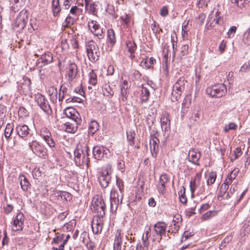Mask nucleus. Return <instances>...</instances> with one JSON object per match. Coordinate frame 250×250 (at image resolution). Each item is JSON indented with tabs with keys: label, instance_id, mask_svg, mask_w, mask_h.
Masks as SVG:
<instances>
[{
	"label": "nucleus",
	"instance_id": "obj_1",
	"mask_svg": "<svg viewBox=\"0 0 250 250\" xmlns=\"http://www.w3.org/2000/svg\"><path fill=\"white\" fill-rule=\"evenodd\" d=\"M188 85V81L184 77L179 78L173 86L171 95L172 102H176L181 97L182 93Z\"/></svg>",
	"mask_w": 250,
	"mask_h": 250
},
{
	"label": "nucleus",
	"instance_id": "obj_2",
	"mask_svg": "<svg viewBox=\"0 0 250 250\" xmlns=\"http://www.w3.org/2000/svg\"><path fill=\"white\" fill-rule=\"evenodd\" d=\"M85 48L89 60L93 63L96 62L99 59L100 55L99 48L96 43L90 40L86 43Z\"/></svg>",
	"mask_w": 250,
	"mask_h": 250
},
{
	"label": "nucleus",
	"instance_id": "obj_3",
	"mask_svg": "<svg viewBox=\"0 0 250 250\" xmlns=\"http://www.w3.org/2000/svg\"><path fill=\"white\" fill-rule=\"evenodd\" d=\"M167 225L163 221L157 222L153 227V241L160 242L163 236H166Z\"/></svg>",
	"mask_w": 250,
	"mask_h": 250
},
{
	"label": "nucleus",
	"instance_id": "obj_4",
	"mask_svg": "<svg viewBox=\"0 0 250 250\" xmlns=\"http://www.w3.org/2000/svg\"><path fill=\"white\" fill-rule=\"evenodd\" d=\"M29 146L33 152L40 157H45L47 156V149L42 143L36 140L29 143Z\"/></svg>",
	"mask_w": 250,
	"mask_h": 250
},
{
	"label": "nucleus",
	"instance_id": "obj_5",
	"mask_svg": "<svg viewBox=\"0 0 250 250\" xmlns=\"http://www.w3.org/2000/svg\"><path fill=\"white\" fill-rule=\"evenodd\" d=\"M206 91L212 97L220 98L225 95L227 92V87L224 84L218 83L208 87Z\"/></svg>",
	"mask_w": 250,
	"mask_h": 250
},
{
	"label": "nucleus",
	"instance_id": "obj_6",
	"mask_svg": "<svg viewBox=\"0 0 250 250\" xmlns=\"http://www.w3.org/2000/svg\"><path fill=\"white\" fill-rule=\"evenodd\" d=\"M92 208L97 213L96 216L104 217V216L106 206L102 198L99 197L94 198L92 201Z\"/></svg>",
	"mask_w": 250,
	"mask_h": 250
},
{
	"label": "nucleus",
	"instance_id": "obj_7",
	"mask_svg": "<svg viewBox=\"0 0 250 250\" xmlns=\"http://www.w3.org/2000/svg\"><path fill=\"white\" fill-rule=\"evenodd\" d=\"M28 20V13L26 10H21L17 17L15 21L13 24V28L15 29L19 28V30H22L25 26Z\"/></svg>",
	"mask_w": 250,
	"mask_h": 250
},
{
	"label": "nucleus",
	"instance_id": "obj_8",
	"mask_svg": "<svg viewBox=\"0 0 250 250\" xmlns=\"http://www.w3.org/2000/svg\"><path fill=\"white\" fill-rule=\"evenodd\" d=\"M93 154L95 159L100 160L109 157L110 156V152L104 146H97L93 148Z\"/></svg>",
	"mask_w": 250,
	"mask_h": 250
},
{
	"label": "nucleus",
	"instance_id": "obj_9",
	"mask_svg": "<svg viewBox=\"0 0 250 250\" xmlns=\"http://www.w3.org/2000/svg\"><path fill=\"white\" fill-rule=\"evenodd\" d=\"M35 100L40 108L47 114H50L52 110L45 97L40 93L35 95Z\"/></svg>",
	"mask_w": 250,
	"mask_h": 250
},
{
	"label": "nucleus",
	"instance_id": "obj_10",
	"mask_svg": "<svg viewBox=\"0 0 250 250\" xmlns=\"http://www.w3.org/2000/svg\"><path fill=\"white\" fill-rule=\"evenodd\" d=\"M221 18V16L219 10L214 8L208 16V22L206 25L207 29L209 30L218 24Z\"/></svg>",
	"mask_w": 250,
	"mask_h": 250
},
{
	"label": "nucleus",
	"instance_id": "obj_11",
	"mask_svg": "<svg viewBox=\"0 0 250 250\" xmlns=\"http://www.w3.org/2000/svg\"><path fill=\"white\" fill-rule=\"evenodd\" d=\"M88 27L91 32L99 39L104 38V31L96 21L94 20L89 21L88 22Z\"/></svg>",
	"mask_w": 250,
	"mask_h": 250
},
{
	"label": "nucleus",
	"instance_id": "obj_12",
	"mask_svg": "<svg viewBox=\"0 0 250 250\" xmlns=\"http://www.w3.org/2000/svg\"><path fill=\"white\" fill-rule=\"evenodd\" d=\"M111 172L108 169H105L101 172L98 179L102 188H106L111 180Z\"/></svg>",
	"mask_w": 250,
	"mask_h": 250
},
{
	"label": "nucleus",
	"instance_id": "obj_13",
	"mask_svg": "<svg viewBox=\"0 0 250 250\" xmlns=\"http://www.w3.org/2000/svg\"><path fill=\"white\" fill-rule=\"evenodd\" d=\"M24 221V217L23 214L21 212L18 213L13 221V226L12 228V230L16 231L22 230L23 229Z\"/></svg>",
	"mask_w": 250,
	"mask_h": 250
},
{
	"label": "nucleus",
	"instance_id": "obj_14",
	"mask_svg": "<svg viewBox=\"0 0 250 250\" xmlns=\"http://www.w3.org/2000/svg\"><path fill=\"white\" fill-rule=\"evenodd\" d=\"M40 136L50 147H55V143L53 140L50 131L46 127L41 129Z\"/></svg>",
	"mask_w": 250,
	"mask_h": 250
},
{
	"label": "nucleus",
	"instance_id": "obj_15",
	"mask_svg": "<svg viewBox=\"0 0 250 250\" xmlns=\"http://www.w3.org/2000/svg\"><path fill=\"white\" fill-rule=\"evenodd\" d=\"M103 217L96 216L94 217L91 228L94 234H98L101 232L103 226Z\"/></svg>",
	"mask_w": 250,
	"mask_h": 250
},
{
	"label": "nucleus",
	"instance_id": "obj_16",
	"mask_svg": "<svg viewBox=\"0 0 250 250\" xmlns=\"http://www.w3.org/2000/svg\"><path fill=\"white\" fill-rule=\"evenodd\" d=\"M78 72V67L75 63H71L67 67L65 77L69 82H71L76 78Z\"/></svg>",
	"mask_w": 250,
	"mask_h": 250
},
{
	"label": "nucleus",
	"instance_id": "obj_17",
	"mask_svg": "<svg viewBox=\"0 0 250 250\" xmlns=\"http://www.w3.org/2000/svg\"><path fill=\"white\" fill-rule=\"evenodd\" d=\"M168 181L169 179L168 178V176L167 174H163L160 176L159 178V180L157 185V189L159 193L161 194H164V193H165L166 190L165 185Z\"/></svg>",
	"mask_w": 250,
	"mask_h": 250
},
{
	"label": "nucleus",
	"instance_id": "obj_18",
	"mask_svg": "<svg viewBox=\"0 0 250 250\" xmlns=\"http://www.w3.org/2000/svg\"><path fill=\"white\" fill-rule=\"evenodd\" d=\"M64 114L67 117L75 122L76 125L80 124L81 119L78 118V113L74 108L72 107L67 108L64 111Z\"/></svg>",
	"mask_w": 250,
	"mask_h": 250
},
{
	"label": "nucleus",
	"instance_id": "obj_19",
	"mask_svg": "<svg viewBox=\"0 0 250 250\" xmlns=\"http://www.w3.org/2000/svg\"><path fill=\"white\" fill-rule=\"evenodd\" d=\"M201 175L199 173H197L196 175L192 177L190 181V189L191 192L193 193L196 189L200 185Z\"/></svg>",
	"mask_w": 250,
	"mask_h": 250
},
{
	"label": "nucleus",
	"instance_id": "obj_20",
	"mask_svg": "<svg viewBox=\"0 0 250 250\" xmlns=\"http://www.w3.org/2000/svg\"><path fill=\"white\" fill-rule=\"evenodd\" d=\"M159 142V139L156 137H154L150 140V148L153 157H156L157 155Z\"/></svg>",
	"mask_w": 250,
	"mask_h": 250
},
{
	"label": "nucleus",
	"instance_id": "obj_21",
	"mask_svg": "<svg viewBox=\"0 0 250 250\" xmlns=\"http://www.w3.org/2000/svg\"><path fill=\"white\" fill-rule=\"evenodd\" d=\"M200 157L201 154L200 152L194 150H189L188 153V160L189 162L195 165H199L198 161Z\"/></svg>",
	"mask_w": 250,
	"mask_h": 250
},
{
	"label": "nucleus",
	"instance_id": "obj_22",
	"mask_svg": "<svg viewBox=\"0 0 250 250\" xmlns=\"http://www.w3.org/2000/svg\"><path fill=\"white\" fill-rule=\"evenodd\" d=\"M53 58L51 53L49 52H45L41 56L38 60V63L42 62L44 65L51 63L53 61Z\"/></svg>",
	"mask_w": 250,
	"mask_h": 250
},
{
	"label": "nucleus",
	"instance_id": "obj_23",
	"mask_svg": "<svg viewBox=\"0 0 250 250\" xmlns=\"http://www.w3.org/2000/svg\"><path fill=\"white\" fill-rule=\"evenodd\" d=\"M17 133L21 138H24L29 134V128L26 125H18L16 128Z\"/></svg>",
	"mask_w": 250,
	"mask_h": 250
},
{
	"label": "nucleus",
	"instance_id": "obj_24",
	"mask_svg": "<svg viewBox=\"0 0 250 250\" xmlns=\"http://www.w3.org/2000/svg\"><path fill=\"white\" fill-rule=\"evenodd\" d=\"M125 44L127 51L130 53L129 57L131 59L134 58L135 57L134 53L137 49L136 43L133 41H127Z\"/></svg>",
	"mask_w": 250,
	"mask_h": 250
},
{
	"label": "nucleus",
	"instance_id": "obj_25",
	"mask_svg": "<svg viewBox=\"0 0 250 250\" xmlns=\"http://www.w3.org/2000/svg\"><path fill=\"white\" fill-rule=\"evenodd\" d=\"M19 180L20 181L21 189L23 191H27V190L30 188L31 185L25 176L23 175H20L19 177Z\"/></svg>",
	"mask_w": 250,
	"mask_h": 250
},
{
	"label": "nucleus",
	"instance_id": "obj_26",
	"mask_svg": "<svg viewBox=\"0 0 250 250\" xmlns=\"http://www.w3.org/2000/svg\"><path fill=\"white\" fill-rule=\"evenodd\" d=\"M51 7L53 16L54 17L59 16L61 11L59 0H52Z\"/></svg>",
	"mask_w": 250,
	"mask_h": 250
},
{
	"label": "nucleus",
	"instance_id": "obj_27",
	"mask_svg": "<svg viewBox=\"0 0 250 250\" xmlns=\"http://www.w3.org/2000/svg\"><path fill=\"white\" fill-rule=\"evenodd\" d=\"M23 83L21 84V88L25 94H28L31 91V80L28 78H24Z\"/></svg>",
	"mask_w": 250,
	"mask_h": 250
},
{
	"label": "nucleus",
	"instance_id": "obj_28",
	"mask_svg": "<svg viewBox=\"0 0 250 250\" xmlns=\"http://www.w3.org/2000/svg\"><path fill=\"white\" fill-rule=\"evenodd\" d=\"M83 150L78 147L74 151L75 162L78 166L81 165L83 162V159H81L82 157L83 156Z\"/></svg>",
	"mask_w": 250,
	"mask_h": 250
},
{
	"label": "nucleus",
	"instance_id": "obj_29",
	"mask_svg": "<svg viewBox=\"0 0 250 250\" xmlns=\"http://www.w3.org/2000/svg\"><path fill=\"white\" fill-rule=\"evenodd\" d=\"M161 127L162 129L167 130L170 126V120L167 113L163 114L161 118Z\"/></svg>",
	"mask_w": 250,
	"mask_h": 250
},
{
	"label": "nucleus",
	"instance_id": "obj_30",
	"mask_svg": "<svg viewBox=\"0 0 250 250\" xmlns=\"http://www.w3.org/2000/svg\"><path fill=\"white\" fill-rule=\"evenodd\" d=\"M123 195L121 194L120 199H110V210L111 211L116 212L118 207L119 204H121L122 202Z\"/></svg>",
	"mask_w": 250,
	"mask_h": 250
},
{
	"label": "nucleus",
	"instance_id": "obj_31",
	"mask_svg": "<svg viewBox=\"0 0 250 250\" xmlns=\"http://www.w3.org/2000/svg\"><path fill=\"white\" fill-rule=\"evenodd\" d=\"M122 238L121 236V229H117L114 237V241L113 244V248L122 247Z\"/></svg>",
	"mask_w": 250,
	"mask_h": 250
},
{
	"label": "nucleus",
	"instance_id": "obj_32",
	"mask_svg": "<svg viewBox=\"0 0 250 250\" xmlns=\"http://www.w3.org/2000/svg\"><path fill=\"white\" fill-rule=\"evenodd\" d=\"M103 92L104 96L111 98L114 95V91L108 84H105L103 87Z\"/></svg>",
	"mask_w": 250,
	"mask_h": 250
},
{
	"label": "nucleus",
	"instance_id": "obj_33",
	"mask_svg": "<svg viewBox=\"0 0 250 250\" xmlns=\"http://www.w3.org/2000/svg\"><path fill=\"white\" fill-rule=\"evenodd\" d=\"M217 177L216 172L211 171L208 173L207 176V185L210 186L214 183Z\"/></svg>",
	"mask_w": 250,
	"mask_h": 250
},
{
	"label": "nucleus",
	"instance_id": "obj_34",
	"mask_svg": "<svg viewBox=\"0 0 250 250\" xmlns=\"http://www.w3.org/2000/svg\"><path fill=\"white\" fill-rule=\"evenodd\" d=\"M150 93L148 89L144 86L142 87L141 99L142 102H146L148 100Z\"/></svg>",
	"mask_w": 250,
	"mask_h": 250
},
{
	"label": "nucleus",
	"instance_id": "obj_35",
	"mask_svg": "<svg viewBox=\"0 0 250 250\" xmlns=\"http://www.w3.org/2000/svg\"><path fill=\"white\" fill-rule=\"evenodd\" d=\"M235 171V170L231 171L227 176L225 182L229 185L232 182L233 180H234L237 175L238 171Z\"/></svg>",
	"mask_w": 250,
	"mask_h": 250
},
{
	"label": "nucleus",
	"instance_id": "obj_36",
	"mask_svg": "<svg viewBox=\"0 0 250 250\" xmlns=\"http://www.w3.org/2000/svg\"><path fill=\"white\" fill-rule=\"evenodd\" d=\"M75 21L76 19L68 15L65 20L63 24V27L64 28H71V26L74 24Z\"/></svg>",
	"mask_w": 250,
	"mask_h": 250
},
{
	"label": "nucleus",
	"instance_id": "obj_37",
	"mask_svg": "<svg viewBox=\"0 0 250 250\" xmlns=\"http://www.w3.org/2000/svg\"><path fill=\"white\" fill-rule=\"evenodd\" d=\"M218 211L216 210H209L203 214L201 218L204 220H209L217 214Z\"/></svg>",
	"mask_w": 250,
	"mask_h": 250
},
{
	"label": "nucleus",
	"instance_id": "obj_38",
	"mask_svg": "<svg viewBox=\"0 0 250 250\" xmlns=\"http://www.w3.org/2000/svg\"><path fill=\"white\" fill-rule=\"evenodd\" d=\"M107 37L109 42L112 44H114L116 42V38L114 31L112 29L107 30Z\"/></svg>",
	"mask_w": 250,
	"mask_h": 250
},
{
	"label": "nucleus",
	"instance_id": "obj_39",
	"mask_svg": "<svg viewBox=\"0 0 250 250\" xmlns=\"http://www.w3.org/2000/svg\"><path fill=\"white\" fill-rule=\"evenodd\" d=\"M89 83L93 85H96L97 83V75L94 70H91L89 73Z\"/></svg>",
	"mask_w": 250,
	"mask_h": 250
},
{
	"label": "nucleus",
	"instance_id": "obj_40",
	"mask_svg": "<svg viewBox=\"0 0 250 250\" xmlns=\"http://www.w3.org/2000/svg\"><path fill=\"white\" fill-rule=\"evenodd\" d=\"M13 130V125L11 124H8L4 131V136L6 138H10Z\"/></svg>",
	"mask_w": 250,
	"mask_h": 250
},
{
	"label": "nucleus",
	"instance_id": "obj_41",
	"mask_svg": "<svg viewBox=\"0 0 250 250\" xmlns=\"http://www.w3.org/2000/svg\"><path fill=\"white\" fill-rule=\"evenodd\" d=\"M127 139L131 146L134 145V140L135 136L134 131H130L126 132Z\"/></svg>",
	"mask_w": 250,
	"mask_h": 250
},
{
	"label": "nucleus",
	"instance_id": "obj_42",
	"mask_svg": "<svg viewBox=\"0 0 250 250\" xmlns=\"http://www.w3.org/2000/svg\"><path fill=\"white\" fill-rule=\"evenodd\" d=\"M232 240L231 236H227L222 241L221 244L219 246L220 250H223L224 249L226 246L229 243L230 241Z\"/></svg>",
	"mask_w": 250,
	"mask_h": 250
},
{
	"label": "nucleus",
	"instance_id": "obj_43",
	"mask_svg": "<svg viewBox=\"0 0 250 250\" xmlns=\"http://www.w3.org/2000/svg\"><path fill=\"white\" fill-rule=\"evenodd\" d=\"M155 59H154L153 57H151L149 58L148 62L147 60H143L141 62V63L147 68H150L151 67V65L155 63Z\"/></svg>",
	"mask_w": 250,
	"mask_h": 250
},
{
	"label": "nucleus",
	"instance_id": "obj_44",
	"mask_svg": "<svg viewBox=\"0 0 250 250\" xmlns=\"http://www.w3.org/2000/svg\"><path fill=\"white\" fill-rule=\"evenodd\" d=\"M232 3L235 4L239 7H242L245 4H247L250 0H231Z\"/></svg>",
	"mask_w": 250,
	"mask_h": 250
},
{
	"label": "nucleus",
	"instance_id": "obj_45",
	"mask_svg": "<svg viewBox=\"0 0 250 250\" xmlns=\"http://www.w3.org/2000/svg\"><path fill=\"white\" fill-rule=\"evenodd\" d=\"M98 124L96 121L91 122L89 126V130L93 134L98 129Z\"/></svg>",
	"mask_w": 250,
	"mask_h": 250
},
{
	"label": "nucleus",
	"instance_id": "obj_46",
	"mask_svg": "<svg viewBox=\"0 0 250 250\" xmlns=\"http://www.w3.org/2000/svg\"><path fill=\"white\" fill-rule=\"evenodd\" d=\"M184 191L181 190L179 192L180 201L183 204H186L187 203V198L185 195V188H183Z\"/></svg>",
	"mask_w": 250,
	"mask_h": 250
},
{
	"label": "nucleus",
	"instance_id": "obj_47",
	"mask_svg": "<svg viewBox=\"0 0 250 250\" xmlns=\"http://www.w3.org/2000/svg\"><path fill=\"white\" fill-rule=\"evenodd\" d=\"M237 185L235 183L231 185L229 191L228 192V193L226 195V198L229 199V198H230L231 195L234 193V192L236 190H237Z\"/></svg>",
	"mask_w": 250,
	"mask_h": 250
},
{
	"label": "nucleus",
	"instance_id": "obj_48",
	"mask_svg": "<svg viewBox=\"0 0 250 250\" xmlns=\"http://www.w3.org/2000/svg\"><path fill=\"white\" fill-rule=\"evenodd\" d=\"M128 92V89H121L120 98L123 102H125L127 101Z\"/></svg>",
	"mask_w": 250,
	"mask_h": 250
},
{
	"label": "nucleus",
	"instance_id": "obj_49",
	"mask_svg": "<svg viewBox=\"0 0 250 250\" xmlns=\"http://www.w3.org/2000/svg\"><path fill=\"white\" fill-rule=\"evenodd\" d=\"M66 131L71 133L74 132L76 130V127L73 124L69 122H67L65 124Z\"/></svg>",
	"mask_w": 250,
	"mask_h": 250
},
{
	"label": "nucleus",
	"instance_id": "obj_50",
	"mask_svg": "<svg viewBox=\"0 0 250 250\" xmlns=\"http://www.w3.org/2000/svg\"><path fill=\"white\" fill-rule=\"evenodd\" d=\"M110 198L114 199H120L121 195H119V192L117 190L114 189H112L110 192Z\"/></svg>",
	"mask_w": 250,
	"mask_h": 250
},
{
	"label": "nucleus",
	"instance_id": "obj_51",
	"mask_svg": "<svg viewBox=\"0 0 250 250\" xmlns=\"http://www.w3.org/2000/svg\"><path fill=\"white\" fill-rule=\"evenodd\" d=\"M182 221V216L179 214H175L172 220V224H181Z\"/></svg>",
	"mask_w": 250,
	"mask_h": 250
},
{
	"label": "nucleus",
	"instance_id": "obj_52",
	"mask_svg": "<svg viewBox=\"0 0 250 250\" xmlns=\"http://www.w3.org/2000/svg\"><path fill=\"white\" fill-rule=\"evenodd\" d=\"M244 42L248 45H250V31L248 30L244 35Z\"/></svg>",
	"mask_w": 250,
	"mask_h": 250
},
{
	"label": "nucleus",
	"instance_id": "obj_53",
	"mask_svg": "<svg viewBox=\"0 0 250 250\" xmlns=\"http://www.w3.org/2000/svg\"><path fill=\"white\" fill-rule=\"evenodd\" d=\"M242 154V152L241 151V149L240 147H237L235 150L234 151V158H231V160L233 161L236 160L239 156L241 155Z\"/></svg>",
	"mask_w": 250,
	"mask_h": 250
},
{
	"label": "nucleus",
	"instance_id": "obj_54",
	"mask_svg": "<svg viewBox=\"0 0 250 250\" xmlns=\"http://www.w3.org/2000/svg\"><path fill=\"white\" fill-rule=\"evenodd\" d=\"M116 184L120 190V194H123L122 192L124 189V184L123 181L119 178H117Z\"/></svg>",
	"mask_w": 250,
	"mask_h": 250
},
{
	"label": "nucleus",
	"instance_id": "obj_55",
	"mask_svg": "<svg viewBox=\"0 0 250 250\" xmlns=\"http://www.w3.org/2000/svg\"><path fill=\"white\" fill-rule=\"evenodd\" d=\"M196 208V206H193L190 208H188L186 210V216L190 217L195 213V210Z\"/></svg>",
	"mask_w": 250,
	"mask_h": 250
},
{
	"label": "nucleus",
	"instance_id": "obj_56",
	"mask_svg": "<svg viewBox=\"0 0 250 250\" xmlns=\"http://www.w3.org/2000/svg\"><path fill=\"white\" fill-rule=\"evenodd\" d=\"M236 27L234 26H231L228 32V36L229 38H233L235 34Z\"/></svg>",
	"mask_w": 250,
	"mask_h": 250
},
{
	"label": "nucleus",
	"instance_id": "obj_57",
	"mask_svg": "<svg viewBox=\"0 0 250 250\" xmlns=\"http://www.w3.org/2000/svg\"><path fill=\"white\" fill-rule=\"evenodd\" d=\"M250 70V60L249 61L248 63L244 64L240 69V72H244L248 71Z\"/></svg>",
	"mask_w": 250,
	"mask_h": 250
},
{
	"label": "nucleus",
	"instance_id": "obj_58",
	"mask_svg": "<svg viewBox=\"0 0 250 250\" xmlns=\"http://www.w3.org/2000/svg\"><path fill=\"white\" fill-rule=\"evenodd\" d=\"M168 14V8L167 6L163 7L160 12V14L162 17H166Z\"/></svg>",
	"mask_w": 250,
	"mask_h": 250
},
{
	"label": "nucleus",
	"instance_id": "obj_59",
	"mask_svg": "<svg viewBox=\"0 0 250 250\" xmlns=\"http://www.w3.org/2000/svg\"><path fill=\"white\" fill-rule=\"evenodd\" d=\"M60 92L65 97L69 95L68 89L67 87L63 85H62L60 87Z\"/></svg>",
	"mask_w": 250,
	"mask_h": 250
},
{
	"label": "nucleus",
	"instance_id": "obj_60",
	"mask_svg": "<svg viewBox=\"0 0 250 250\" xmlns=\"http://www.w3.org/2000/svg\"><path fill=\"white\" fill-rule=\"evenodd\" d=\"M117 167L118 169L121 170V172H124L125 169V165L124 161L120 160L118 162Z\"/></svg>",
	"mask_w": 250,
	"mask_h": 250
},
{
	"label": "nucleus",
	"instance_id": "obj_61",
	"mask_svg": "<svg viewBox=\"0 0 250 250\" xmlns=\"http://www.w3.org/2000/svg\"><path fill=\"white\" fill-rule=\"evenodd\" d=\"M210 0H199L197 3V5L199 8L202 7L204 6H207L208 2Z\"/></svg>",
	"mask_w": 250,
	"mask_h": 250
},
{
	"label": "nucleus",
	"instance_id": "obj_62",
	"mask_svg": "<svg viewBox=\"0 0 250 250\" xmlns=\"http://www.w3.org/2000/svg\"><path fill=\"white\" fill-rule=\"evenodd\" d=\"M210 207V205L208 203H206L201 206L200 208L199 209V212L202 213L203 212L208 210Z\"/></svg>",
	"mask_w": 250,
	"mask_h": 250
},
{
	"label": "nucleus",
	"instance_id": "obj_63",
	"mask_svg": "<svg viewBox=\"0 0 250 250\" xmlns=\"http://www.w3.org/2000/svg\"><path fill=\"white\" fill-rule=\"evenodd\" d=\"M188 45H183L181 48V55L184 56L188 53Z\"/></svg>",
	"mask_w": 250,
	"mask_h": 250
},
{
	"label": "nucleus",
	"instance_id": "obj_64",
	"mask_svg": "<svg viewBox=\"0 0 250 250\" xmlns=\"http://www.w3.org/2000/svg\"><path fill=\"white\" fill-rule=\"evenodd\" d=\"M229 184H227L225 182L221 186L220 190V192H223V194H225L229 188Z\"/></svg>",
	"mask_w": 250,
	"mask_h": 250
}]
</instances>
